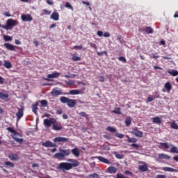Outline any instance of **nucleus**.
<instances>
[{
  "label": "nucleus",
  "mask_w": 178,
  "mask_h": 178,
  "mask_svg": "<svg viewBox=\"0 0 178 178\" xmlns=\"http://www.w3.org/2000/svg\"><path fill=\"white\" fill-rule=\"evenodd\" d=\"M44 125L47 127H50L56 131H61L63 129V127L60 123H58L57 120L55 118H50L49 119L44 120Z\"/></svg>",
  "instance_id": "f257e3e1"
},
{
  "label": "nucleus",
  "mask_w": 178,
  "mask_h": 178,
  "mask_svg": "<svg viewBox=\"0 0 178 178\" xmlns=\"http://www.w3.org/2000/svg\"><path fill=\"white\" fill-rule=\"evenodd\" d=\"M68 161L72 163H60V164H58V169H60V170H63V171L70 170L73 168H76L78 165H79V162L77 161V160L70 159Z\"/></svg>",
  "instance_id": "f03ea898"
},
{
  "label": "nucleus",
  "mask_w": 178,
  "mask_h": 178,
  "mask_svg": "<svg viewBox=\"0 0 178 178\" xmlns=\"http://www.w3.org/2000/svg\"><path fill=\"white\" fill-rule=\"evenodd\" d=\"M6 131H8L10 133H12V135H10V136H12L13 139L15 140V142L19 143L20 144L24 142L23 138H17V137L22 138L23 135H22L19 133H17V131L15 129H14V128L8 127V128H6Z\"/></svg>",
  "instance_id": "7ed1b4c3"
},
{
  "label": "nucleus",
  "mask_w": 178,
  "mask_h": 178,
  "mask_svg": "<svg viewBox=\"0 0 178 178\" xmlns=\"http://www.w3.org/2000/svg\"><path fill=\"white\" fill-rule=\"evenodd\" d=\"M58 151L60 153H56L55 155H54V158L60 161L63 160L65 156H69L70 155V149H58Z\"/></svg>",
  "instance_id": "20e7f679"
},
{
  "label": "nucleus",
  "mask_w": 178,
  "mask_h": 178,
  "mask_svg": "<svg viewBox=\"0 0 178 178\" xmlns=\"http://www.w3.org/2000/svg\"><path fill=\"white\" fill-rule=\"evenodd\" d=\"M19 22L13 19H8L6 22V25H2V29L4 30H12L15 26H18Z\"/></svg>",
  "instance_id": "39448f33"
},
{
  "label": "nucleus",
  "mask_w": 178,
  "mask_h": 178,
  "mask_svg": "<svg viewBox=\"0 0 178 178\" xmlns=\"http://www.w3.org/2000/svg\"><path fill=\"white\" fill-rule=\"evenodd\" d=\"M60 101L62 102V104H67L69 108H74L76 106V100L73 99H69V97H61L60 98Z\"/></svg>",
  "instance_id": "423d86ee"
},
{
  "label": "nucleus",
  "mask_w": 178,
  "mask_h": 178,
  "mask_svg": "<svg viewBox=\"0 0 178 178\" xmlns=\"http://www.w3.org/2000/svg\"><path fill=\"white\" fill-rule=\"evenodd\" d=\"M132 134L135 136L136 138H143V132L138 130V128L135 127L134 128H132V131H130Z\"/></svg>",
  "instance_id": "0eeeda50"
},
{
  "label": "nucleus",
  "mask_w": 178,
  "mask_h": 178,
  "mask_svg": "<svg viewBox=\"0 0 178 178\" xmlns=\"http://www.w3.org/2000/svg\"><path fill=\"white\" fill-rule=\"evenodd\" d=\"M21 19L22 22H31L33 20V17L29 14H22L21 15Z\"/></svg>",
  "instance_id": "6e6552de"
},
{
  "label": "nucleus",
  "mask_w": 178,
  "mask_h": 178,
  "mask_svg": "<svg viewBox=\"0 0 178 178\" xmlns=\"http://www.w3.org/2000/svg\"><path fill=\"white\" fill-rule=\"evenodd\" d=\"M69 139L64 137H57L54 138V143H68Z\"/></svg>",
  "instance_id": "1a4fd4ad"
},
{
  "label": "nucleus",
  "mask_w": 178,
  "mask_h": 178,
  "mask_svg": "<svg viewBox=\"0 0 178 178\" xmlns=\"http://www.w3.org/2000/svg\"><path fill=\"white\" fill-rule=\"evenodd\" d=\"M51 95L53 97H58V95H62V90L58 89V88H54L51 92Z\"/></svg>",
  "instance_id": "9d476101"
},
{
  "label": "nucleus",
  "mask_w": 178,
  "mask_h": 178,
  "mask_svg": "<svg viewBox=\"0 0 178 178\" xmlns=\"http://www.w3.org/2000/svg\"><path fill=\"white\" fill-rule=\"evenodd\" d=\"M50 19H52V20H54V22H58L59 20V13H58V11L55 10L52 14L50 16Z\"/></svg>",
  "instance_id": "9b49d317"
},
{
  "label": "nucleus",
  "mask_w": 178,
  "mask_h": 178,
  "mask_svg": "<svg viewBox=\"0 0 178 178\" xmlns=\"http://www.w3.org/2000/svg\"><path fill=\"white\" fill-rule=\"evenodd\" d=\"M8 159H10V161H18L19 158V156L15 153H10L8 155Z\"/></svg>",
  "instance_id": "f8f14e48"
},
{
  "label": "nucleus",
  "mask_w": 178,
  "mask_h": 178,
  "mask_svg": "<svg viewBox=\"0 0 178 178\" xmlns=\"http://www.w3.org/2000/svg\"><path fill=\"white\" fill-rule=\"evenodd\" d=\"M43 147H46L47 148L48 147H55L56 144H54L50 140H47L44 143L42 144Z\"/></svg>",
  "instance_id": "ddd939ff"
},
{
  "label": "nucleus",
  "mask_w": 178,
  "mask_h": 178,
  "mask_svg": "<svg viewBox=\"0 0 178 178\" xmlns=\"http://www.w3.org/2000/svg\"><path fill=\"white\" fill-rule=\"evenodd\" d=\"M97 159H98L99 161L104 164H107V165L111 164V162L109 161V160H108L106 158H104L103 156H97Z\"/></svg>",
  "instance_id": "4468645a"
},
{
  "label": "nucleus",
  "mask_w": 178,
  "mask_h": 178,
  "mask_svg": "<svg viewBox=\"0 0 178 178\" xmlns=\"http://www.w3.org/2000/svg\"><path fill=\"white\" fill-rule=\"evenodd\" d=\"M60 76V73H59L58 72H54L52 74H49L47 75V78L48 79H58V77Z\"/></svg>",
  "instance_id": "2eb2a0df"
},
{
  "label": "nucleus",
  "mask_w": 178,
  "mask_h": 178,
  "mask_svg": "<svg viewBox=\"0 0 178 178\" xmlns=\"http://www.w3.org/2000/svg\"><path fill=\"white\" fill-rule=\"evenodd\" d=\"M158 159L159 160H163V159L170 160V156L168 154L162 153V154H159Z\"/></svg>",
  "instance_id": "dca6fc26"
},
{
  "label": "nucleus",
  "mask_w": 178,
  "mask_h": 178,
  "mask_svg": "<svg viewBox=\"0 0 178 178\" xmlns=\"http://www.w3.org/2000/svg\"><path fill=\"white\" fill-rule=\"evenodd\" d=\"M143 31H145L147 34H152L154 29L151 26H145L143 28Z\"/></svg>",
  "instance_id": "f3484780"
},
{
  "label": "nucleus",
  "mask_w": 178,
  "mask_h": 178,
  "mask_svg": "<svg viewBox=\"0 0 178 178\" xmlns=\"http://www.w3.org/2000/svg\"><path fill=\"white\" fill-rule=\"evenodd\" d=\"M106 172L110 174H115L118 172V168L115 167H109L106 169Z\"/></svg>",
  "instance_id": "a211bd4d"
},
{
  "label": "nucleus",
  "mask_w": 178,
  "mask_h": 178,
  "mask_svg": "<svg viewBox=\"0 0 178 178\" xmlns=\"http://www.w3.org/2000/svg\"><path fill=\"white\" fill-rule=\"evenodd\" d=\"M71 152H72V154L75 156L76 158L79 157L80 156L79 149H78L77 147L72 149V150L70 151V153Z\"/></svg>",
  "instance_id": "6ab92c4d"
},
{
  "label": "nucleus",
  "mask_w": 178,
  "mask_h": 178,
  "mask_svg": "<svg viewBox=\"0 0 178 178\" xmlns=\"http://www.w3.org/2000/svg\"><path fill=\"white\" fill-rule=\"evenodd\" d=\"M4 168L6 169L13 168H15V164L10 161H6L4 162Z\"/></svg>",
  "instance_id": "aec40b11"
},
{
  "label": "nucleus",
  "mask_w": 178,
  "mask_h": 178,
  "mask_svg": "<svg viewBox=\"0 0 178 178\" xmlns=\"http://www.w3.org/2000/svg\"><path fill=\"white\" fill-rule=\"evenodd\" d=\"M164 88L167 90V92L169 94V92H170V91L172 90V84L170 83V82H166L164 85Z\"/></svg>",
  "instance_id": "412c9836"
},
{
  "label": "nucleus",
  "mask_w": 178,
  "mask_h": 178,
  "mask_svg": "<svg viewBox=\"0 0 178 178\" xmlns=\"http://www.w3.org/2000/svg\"><path fill=\"white\" fill-rule=\"evenodd\" d=\"M5 48L8 49V51H15V46H13L10 43H5L4 44Z\"/></svg>",
  "instance_id": "4be33fe9"
},
{
  "label": "nucleus",
  "mask_w": 178,
  "mask_h": 178,
  "mask_svg": "<svg viewBox=\"0 0 178 178\" xmlns=\"http://www.w3.org/2000/svg\"><path fill=\"white\" fill-rule=\"evenodd\" d=\"M9 98V95L8 93H6L5 92H0V99L5 101V99H8Z\"/></svg>",
  "instance_id": "5701e85b"
},
{
  "label": "nucleus",
  "mask_w": 178,
  "mask_h": 178,
  "mask_svg": "<svg viewBox=\"0 0 178 178\" xmlns=\"http://www.w3.org/2000/svg\"><path fill=\"white\" fill-rule=\"evenodd\" d=\"M170 147V145H169L168 143H160L159 148H164L165 149H169Z\"/></svg>",
  "instance_id": "b1692460"
},
{
  "label": "nucleus",
  "mask_w": 178,
  "mask_h": 178,
  "mask_svg": "<svg viewBox=\"0 0 178 178\" xmlns=\"http://www.w3.org/2000/svg\"><path fill=\"white\" fill-rule=\"evenodd\" d=\"M161 118L159 117H155L152 118V122L153 124H161Z\"/></svg>",
  "instance_id": "393cba45"
},
{
  "label": "nucleus",
  "mask_w": 178,
  "mask_h": 178,
  "mask_svg": "<svg viewBox=\"0 0 178 178\" xmlns=\"http://www.w3.org/2000/svg\"><path fill=\"white\" fill-rule=\"evenodd\" d=\"M170 147H171V149H170V153H172V154H178V148L176 146H175L172 144H170Z\"/></svg>",
  "instance_id": "a878e982"
},
{
  "label": "nucleus",
  "mask_w": 178,
  "mask_h": 178,
  "mask_svg": "<svg viewBox=\"0 0 178 178\" xmlns=\"http://www.w3.org/2000/svg\"><path fill=\"white\" fill-rule=\"evenodd\" d=\"M138 169L140 172H147L148 171V167H147V164L139 165Z\"/></svg>",
  "instance_id": "bb28decb"
},
{
  "label": "nucleus",
  "mask_w": 178,
  "mask_h": 178,
  "mask_svg": "<svg viewBox=\"0 0 178 178\" xmlns=\"http://www.w3.org/2000/svg\"><path fill=\"white\" fill-rule=\"evenodd\" d=\"M69 94L70 95H79V94H81V90H70Z\"/></svg>",
  "instance_id": "cd10ccee"
},
{
  "label": "nucleus",
  "mask_w": 178,
  "mask_h": 178,
  "mask_svg": "<svg viewBox=\"0 0 178 178\" xmlns=\"http://www.w3.org/2000/svg\"><path fill=\"white\" fill-rule=\"evenodd\" d=\"M162 170L164 172H176V170L170 167H163L162 168Z\"/></svg>",
  "instance_id": "c85d7f7f"
},
{
  "label": "nucleus",
  "mask_w": 178,
  "mask_h": 178,
  "mask_svg": "<svg viewBox=\"0 0 178 178\" xmlns=\"http://www.w3.org/2000/svg\"><path fill=\"white\" fill-rule=\"evenodd\" d=\"M170 128L172 129L173 130H178V124H177L176 122H172L170 124Z\"/></svg>",
  "instance_id": "c756f323"
},
{
  "label": "nucleus",
  "mask_w": 178,
  "mask_h": 178,
  "mask_svg": "<svg viewBox=\"0 0 178 178\" xmlns=\"http://www.w3.org/2000/svg\"><path fill=\"white\" fill-rule=\"evenodd\" d=\"M131 121L132 119L130 117H128L127 118L125 119V125L126 127H129L130 125H131Z\"/></svg>",
  "instance_id": "7c9ffc66"
},
{
  "label": "nucleus",
  "mask_w": 178,
  "mask_h": 178,
  "mask_svg": "<svg viewBox=\"0 0 178 178\" xmlns=\"http://www.w3.org/2000/svg\"><path fill=\"white\" fill-rule=\"evenodd\" d=\"M3 66L6 68V69H10L12 68V63L9 62V61H5L3 63Z\"/></svg>",
  "instance_id": "2f4dec72"
},
{
  "label": "nucleus",
  "mask_w": 178,
  "mask_h": 178,
  "mask_svg": "<svg viewBox=\"0 0 178 178\" xmlns=\"http://www.w3.org/2000/svg\"><path fill=\"white\" fill-rule=\"evenodd\" d=\"M38 109V102L32 104V111L36 112Z\"/></svg>",
  "instance_id": "473e14b6"
},
{
  "label": "nucleus",
  "mask_w": 178,
  "mask_h": 178,
  "mask_svg": "<svg viewBox=\"0 0 178 178\" xmlns=\"http://www.w3.org/2000/svg\"><path fill=\"white\" fill-rule=\"evenodd\" d=\"M40 105H42V106H43L44 108L48 106V101L43 99V100H40Z\"/></svg>",
  "instance_id": "72a5a7b5"
},
{
  "label": "nucleus",
  "mask_w": 178,
  "mask_h": 178,
  "mask_svg": "<svg viewBox=\"0 0 178 178\" xmlns=\"http://www.w3.org/2000/svg\"><path fill=\"white\" fill-rule=\"evenodd\" d=\"M168 74L171 76H178V71L172 70V71H168Z\"/></svg>",
  "instance_id": "f704fd0d"
},
{
  "label": "nucleus",
  "mask_w": 178,
  "mask_h": 178,
  "mask_svg": "<svg viewBox=\"0 0 178 178\" xmlns=\"http://www.w3.org/2000/svg\"><path fill=\"white\" fill-rule=\"evenodd\" d=\"M72 59L74 62H79V60H81V58L76 56L75 54L72 55Z\"/></svg>",
  "instance_id": "c9c22d12"
},
{
  "label": "nucleus",
  "mask_w": 178,
  "mask_h": 178,
  "mask_svg": "<svg viewBox=\"0 0 178 178\" xmlns=\"http://www.w3.org/2000/svg\"><path fill=\"white\" fill-rule=\"evenodd\" d=\"M136 142H137V139L136 138H129V137H128L127 143H136Z\"/></svg>",
  "instance_id": "e433bc0d"
},
{
  "label": "nucleus",
  "mask_w": 178,
  "mask_h": 178,
  "mask_svg": "<svg viewBox=\"0 0 178 178\" xmlns=\"http://www.w3.org/2000/svg\"><path fill=\"white\" fill-rule=\"evenodd\" d=\"M106 130L111 133H115L116 131V129L115 128H113L112 127H108L106 128Z\"/></svg>",
  "instance_id": "4c0bfd02"
},
{
  "label": "nucleus",
  "mask_w": 178,
  "mask_h": 178,
  "mask_svg": "<svg viewBox=\"0 0 178 178\" xmlns=\"http://www.w3.org/2000/svg\"><path fill=\"white\" fill-rule=\"evenodd\" d=\"M3 39L6 42H8V41H12V37L8 35H5L3 36Z\"/></svg>",
  "instance_id": "58836bf2"
},
{
  "label": "nucleus",
  "mask_w": 178,
  "mask_h": 178,
  "mask_svg": "<svg viewBox=\"0 0 178 178\" xmlns=\"http://www.w3.org/2000/svg\"><path fill=\"white\" fill-rule=\"evenodd\" d=\"M155 98H158V97H155V96H149L147 97V102H152V101H154V99H155Z\"/></svg>",
  "instance_id": "ea45409f"
},
{
  "label": "nucleus",
  "mask_w": 178,
  "mask_h": 178,
  "mask_svg": "<svg viewBox=\"0 0 178 178\" xmlns=\"http://www.w3.org/2000/svg\"><path fill=\"white\" fill-rule=\"evenodd\" d=\"M23 112H17L16 114V116L17 117V120L21 119L22 118H23Z\"/></svg>",
  "instance_id": "a19ab883"
},
{
  "label": "nucleus",
  "mask_w": 178,
  "mask_h": 178,
  "mask_svg": "<svg viewBox=\"0 0 178 178\" xmlns=\"http://www.w3.org/2000/svg\"><path fill=\"white\" fill-rule=\"evenodd\" d=\"M65 8H68L69 9H71V10H73V6L69 2L65 3Z\"/></svg>",
  "instance_id": "79ce46f5"
},
{
  "label": "nucleus",
  "mask_w": 178,
  "mask_h": 178,
  "mask_svg": "<svg viewBox=\"0 0 178 178\" xmlns=\"http://www.w3.org/2000/svg\"><path fill=\"white\" fill-rule=\"evenodd\" d=\"M90 178H99V175L98 174L94 173L89 175Z\"/></svg>",
  "instance_id": "37998d69"
},
{
  "label": "nucleus",
  "mask_w": 178,
  "mask_h": 178,
  "mask_svg": "<svg viewBox=\"0 0 178 178\" xmlns=\"http://www.w3.org/2000/svg\"><path fill=\"white\" fill-rule=\"evenodd\" d=\"M118 60H120V62H122V63H126L127 62L126 58L122 56L119 57Z\"/></svg>",
  "instance_id": "c03bdc74"
},
{
  "label": "nucleus",
  "mask_w": 178,
  "mask_h": 178,
  "mask_svg": "<svg viewBox=\"0 0 178 178\" xmlns=\"http://www.w3.org/2000/svg\"><path fill=\"white\" fill-rule=\"evenodd\" d=\"M115 136L120 139H122L123 138H124V135H123L122 134H120V133H116Z\"/></svg>",
  "instance_id": "a18cd8bd"
},
{
  "label": "nucleus",
  "mask_w": 178,
  "mask_h": 178,
  "mask_svg": "<svg viewBox=\"0 0 178 178\" xmlns=\"http://www.w3.org/2000/svg\"><path fill=\"white\" fill-rule=\"evenodd\" d=\"M98 56H102L103 55H106L108 56V53L106 51L97 52Z\"/></svg>",
  "instance_id": "49530a36"
},
{
  "label": "nucleus",
  "mask_w": 178,
  "mask_h": 178,
  "mask_svg": "<svg viewBox=\"0 0 178 178\" xmlns=\"http://www.w3.org/2000/svg\"><path fill=\"white\" fill-rule=\"evenodd\" d=\"M73 49H79V51H81V49H83V47H81V45L80 46L75 45L73 47Z\"/></svg>",
  "instance_id": "de8ad7c7"
},
{
  "label": "nucleus",
  "mask_w": 178,
  "mask_h": 178,
  "mask_svg": "<svg viewBox=\"0 0 178 178\" xmlns=\"http://www.w3.org/2000/svg\"><path fill=\"white\" fill-rule=\"evenodd\" d=\"M65 84H67V86H73V84H74V81H65Z\"/></svg>",
  "instance_id": "09e8293b"
},
{
  "label": "nucleus",
  "mask_w": 178,
  "mask_h": 178,
  "mask_svg": "<svg viewBox=\"0 0 178 178\" xmlns=\"http://www.w3.org/2000/svg\"><path fill=\"white\" fill-rule=\"evenodd\" d=\"M116 178H127V177H124V175H123L121 174V173H118V174H117V175H116Z\"/></svg>",
  "instance_id": "8fccbe9b"
},
{
  "label": "nucleus",
  "mask_w": 178,
  "mask_h": 178,
  "mask_svg": "<svg viewBox=\"0 0 178 178\" xmlns=\"http://www.w3.org/2000/svg\"><path fill=\"white\" fill-rule=\"evenodd\" d=\"M130 146L134 147V149H137L139 148V145L138 144H131Z\"/></svg>",
  "instance_id": "3c124183"
},
{
  "label": "nucleus",
  "mask_w": 178,
  "mask_h": 178,
  "mask_svg": "<svg viewBox=\"0 0 178 178\" xmlns=\"http://www.w3.org/2000/svg\"><path fill=\"white\" fill-rule=\"evenodd\" d=\"M115 158L118 159H123V155L120 154H115Z\"/></svg>",
  "instance_id": "603ef678"
},
{
  "label": "nucleus",
  "mask_w": 178,
  "mask_h": 178,
  "mask_svg": "<svg viewBox=\"0 0 178 178\" xmlns=\"http://www.w3.org/2000/svg\"><path fill=\"white\" fill-rule=\"evenodd\" d=\"M97 35L98 37H102V35H104V32H102V31H98Z\"/></svg>",
  "instance_id": "864d4df0"
},
{
  "label": "nucleus",
  "mask_w": 178,
  "mask_h": 178,
  "mask_svg": "<svg viewBox=\"0 0 178 178\" xmlns=\"http://www.w3.org/2000/svg\"><path fill=\"white\" fill-rule=\"evenodd\" d=\"M103 35H104V37H106V38H108L111 37V33H109L108 32H105V33L103 34Z\"/></svg>",
  "instance_id": "5fc2aeb1"
},
{
  "label": "nucleus",
  "mask_w": 178,
  "mask_h": 178,
  "mask_svg": "<svg viewBox=\"0 0 178 178\" xmlns=\"http://www.w3.org/2000/svg\"><path fill=\"white\" fill-rule=\"evenodd\" d=\"M18 111H19V112H23V111H24V106H19V107H18Z\"/></svg>",
  "instance_id": "6e6d98bb"
},
{
  "label": "nucleus",
  "mask_w": 178,
  "mask_h": 178,
  "mask_svg": "<svg viewBox=\"0 0 178 178\" xmlns=\"http://www.w3.org/2000/svg\"><path fill=\"white\" fill-rule=\"evenodd\" d=\"M42 12H44L45 13V15H51V12L47 10V9H44L42 10Z\"/></svg>",
  "instance_id": "4d7b16f0"
},
{
  "label": "nucleus",
  "mask_w": 178,
  "mask_h": 178,
  "mask_svg": "<svg viewBox=\"0 0 178 178\" xmlns=\"http://www.w3.org/2000/svg\"><path fill=\"white\" fill-rule=\"evenodd\" d=\"M3 15L4 16H6V17H10L12 16V15H10L9 12H5Z\"/></svg>",
  "instance_id": "13d9d810"
},
{
  "label": "nucleus",
  "mask_w": 178,
  "mask_h": 178,
  "mask_svg": "<svg viewBox=\"0 0 178 178\" xmlns=\"http://www.w3.org/2000/svg\"><path fill=\"white\" fill-rule=\"evenodd\" d=\"M89 45H90L91 48H95V49H97V45L94 43H89Z\"/></svg>",
  "instance_id": "bf43d9fd"
},
{
  "label": "nucleus",
  "mask_w": 178,
  "mask_h": 178,
  "mask_svg": "<svg viewBox=\"0 0 178 178\" xmlns=\"http://www.w3.org/2000/svg\"><path fill=\"white\" fill-rule=\"evenodd\" d=\"M99 81H101L102 83H104V81H105V78H104V76H99Z\"/></svg>",
  "instance_id": "052dcab7"
},
{
  "label": "nucleus",
  "mask_w": 178,
  "mask_h": 178,
  "mask_svg": "<svg viewBox=\"0 0 178 178\" xmlns=\"http://www.w3.org/2000/svg\"><path fill=\"white\" fill-rule=\"evenodd\" d=\"M80 115L82 116L83 118H86L87 115L85 112H81Z\"/></svg>",
  "instance_id": "680f3d73"
},
{
  "label": "nucleus",
  "mask_w": 178,
  "mask_h": 178,
  "mask_svg": "<svg viewBox=\"0 0 178 178\" xmlns=\"http://www.w3.org/2000/svg\"><path fill=\"white\" fill-rule=\"evenodd\" d=\"M47 3L48 5H54V1H52L51 0H47Z\"/></svg>",
  "instance_id": "e2e57ef3"
},
{
  "label": "nucleus",
  "mask_w": 178,
  "mask_h": 178,
  "mask_svg": "<svg viewBox=\"0 0 178 178\" xmlns=\"http://www.w3.org/2000/svg\"><path fill=\"white\" fill-rule=\"evenodd\" d=\"M5 79L0 76V84H3Z\"/></svg>",
  "instance_id": "0e129e2a"
},
{
  "label": "nucleus",
  "mask_w": 178,
  "mask_h": 178,
  "mask_svg": "<svg viewBox=\"0 0 178 178\" xmlns=\"http://www.w3.org/2000/svg\"><path fill=\"white\" fill-rule=\"evenodd\" d=\"M82 3L83 5H86L87 6H90V2H88V1H82Z\"/></svg>",
  "instance_id": "69168bd1"
},
{
  "label": "nucleus",
  "mask_w": 178,
  "mask_h": 178,
  "mask_svg": "<svg viewBox=\"0 0 178 178\" xmlns=\"http://www.w3.org/2000/svg\"><path fill=\"white\" fill-rule=\"evenodd\" d=\"M152 55L154 59H158V58H159V56L156 55V54H152Z\"/></svg>",
  "instance_id": "338daca9"
},
{
  "label": "nucleus",
  "mask_w": 178,
  "mask_h": 178,
  "mask_svg": "<svg viewBox=\"0 0 178 178\" xmlns=\"http://www.w3.org/2000/svg\"><path fill=\"white\" fill-rule=\"evenodd\" d=\"M156 178H165V175H159L156 176Z\"/></svg>",
  "instance_id": "774afa93"
}]
</instances>
